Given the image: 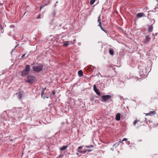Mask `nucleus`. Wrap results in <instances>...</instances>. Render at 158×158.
Instances as JSON below:
<instances>
[{"mask_svg":"<svg viewBox=\"0 0 158 158\" xmlns=\"http://www.w3.org/2000/svg\"><path fill=\"white\" fill-rule=\"evenodd\" d=\"M111 98V96L110 95H103L102 96V98L104 102L107 101L108 100L110 99Z\"/></svg>","mask_w":158,"mask_h":158,"instance_id":"5","label":"nucleus"},{"mask_svg":"<svg viewBox=\"0 0 158 158\" xmlns=\"http://www.w3.org/2000/svg\"><path fill=\"white\" fill-rule=\"evenodd\" d=\"M44 95V90L42 91L41 93V97H42Z\"/></svg>","mask_w":158,"mask_h":158,"instance_id":"24","label":"nucleus"},{"mask_svg":"<svg viewBox=\"0 0 158 158\" xmlns=\"http://www.w3.org/2000/svg\"><path fill=\"white\" fill-rule=\"evenodd\" d=\"M69 42L68 41H66L63 44V45L65 47H67L69 45Z\"/></svg>","mask_w":158,"mask_h":158,"instance_id":"15","label":"nucleus"},{"mask_svg":"<svg viewBox=\"0 0 158 158\" xmlns=\"http://www.w3.org/2000/svg\"><path fill=\"white\" fill-rule=\"evenodd\" d=\"M46 98H48V97H46Z\"/></svg>","mask_w":158,"mask_h":158,"instance_id":"40","label":"nucleus"},{"mask_svg":"<svg viewBox=\"0 0 158 158\" xmlns=\"http://www.w3.org/2000/svg\"><path fill=\"white\" fill-rule=\"evenodd\" d=\"M96 0H91L90 1V4L92 5H93L95 2Z\"/></svg>","mask_w":158,"mask_h":158,"instance_id":"21","label":"nucleus"},{"mask_svg":"<svg viewBox=\"0 0 158 158\" xmlns=\"http://www.w3.org/2000/svg\"><path fill=\"white\" fill-rule=\"evenodd\" d=\"M157 33H156V35H157Z\"/></svg>","mask_w":158,"mask_h":158,"instance_id":"39","label":"nucleus"},{"mask_svg":"<svg viewBox=\"0 0 158 158\" xmlns=\"http://www.w3.org/2000/svg\"><path fill=\"white\" fill-rule=\"evenodd\" d=\"M98 26L100 27V28H101V29L103 31H105H105L103 29V27H102V24H98Z\"/></svg>","mask_w":158,"mask_h":158,"instance_id":"22","label":"nucleus"},{"mask_svg":"<svg viewBox=\"0 0 158 158\" xmlns=\"http://www.w3.org/2000/svg\"><path fill=\"white\" fill-rule=\"evenodd\" d=\"M127 139H127V138H124V139H123L122 140V141H127Z\"/></svg>","mask_w":158,"mask_h":158,"instance_id":"30","label":"nucleus"},{"mask_svg":"<svg viewBox=\"0 0 158 158\" xmlns=\"http://www.w3.org/2000/svg\"><path fill=\"white\" fill-rule=\"evenodd\" d=\"M137 17L140 18L145 16V14L143 13H139L137 14L136 15Z\"/></svg>","mask_w":158,"mask_h":158,"instance_id":"10","label":"nucleus"},{"mask_svg":"<svg viewBox=\"0 0 158 158\" xmlns=\"http://www.w3.org/2000/svg\"><path fill=\"white\" fill-rule=\"evenodd\" d=\"M27 77L28 80L26 81V82H29L30 83H33L35 79V77L34 76H28Z\"/></svg>","mask_w":158,"mask_h":158,"instance_id":"4","label":"nucleus"},{"mask_svg":"<svg viewBox=\"0 0 158 158\" xmlns=\"http://www.w3.org/2000/svg\"><path fill=\"white\" fill-rule=\"evenodd\" d=\"M12 110L13 112L16 113L15 116L18 118H21L23 116V114L21 108H15Z\"/></svg>","mask_w":158,"mask_h":158,"instance_id":"1","label":"nucleus"},{"mask_svg":"<svg viewBox=\"0 0 158 158\" xmlns=\"http://www.w3.org/2000/svg\"><path fill=\"white\" fill-rule=\"evenodd\" d=\"M153 28V26H152V25L150 26L148 28V31L149 32L152 31Z\"/></svg>","mask_w":158,"mask_h":158,"instance_id":"14","label":"nucleus"},{"mask_svg":"<svg viewBox=\"0 0 158 158\" xmlns=\"http://www.w3.org/2000/svg\"><path fill=\"white\" fill-rule=\"evenodd\" d=\"M93 88L95 92L98 95L100 96L101 94V93L100 92L98 89L96 88L95 85H94Z\"/></svg>","mask_w":158,"mask_h":158,"instance_id":"8","label":"nucleus"},{"mask_svg":"<svg viewBox=\"0 0 158 158\" xmlns=\"http://www.w3.org/2000/svg\"><path fill=\"white\" fill-rule=\"evenodd\" d=\"M156 114L155 111H150L149 113H145V114L146 116L150 115L152 116Z\"/></svg>","mask_w":158,"mask_h":158,"instance_id":"9","label":"nucleus"},{"mask_svg":"<svg viewBox=\"0 0 158 158\" xmlns=\"http://www.w3.org/2000/svg\"><path fill=\"white\" fill-rule=\"evenodd\" d=\"M84 152V153H86V152H87V151H86V150H85L84 152Z\"/></svg>","mask_w":158,"mask_h":158,"instance_id":"33","label":"nucleus"},{"mask_svg":"<svg viewBox=\"0 0 158 158\" xmlns=\"http://www.w3.org/2000/svg\"><path fill=\"white\" fill-rule=\"evenodd\" d=\"M120 142H121V141H119L118 143H116L114 144V145H115L116 144H117V146H118V145L119 144V143H120Z\"/></svg>","mask_w":158,"mask_h":158,"instance_id":"28","label":"nucleus"},{"mask_svg":"<svg viewBox=\"0 0 158 158\" xmlns=\"http://www.w3.org/2000/svg\"><path fill=\"white\" fill-rule=\"evenodd\" d=\"M56 94V92L55 91H52V94L53 95V96H54Z\"/></svg>","mask_w":158,"mask_h":158,"instance_id":"27","label":"nucleus"},{"mask_svg":"<svg viewBox=\"0 0 158 158\" xmlns=\"http://www.w3.org/2000/svg\"><path fill=\"white\" fill-rule=\"evenodd\" d=\"M56 13V11H54L53 12L52 14H53V15L54 16H55Z\"/></svg>","mask_w":158,"mask_h":158,"instance_id":"29","label":"nucleus"},{"mask_svg":"<svg viewBox=\"0 0 158 158\" xmlns=\"http://www.w3.org/2000/svg\"><path fill=\"white\" fill-rule=\"evenodd\" d=\"M50 0H44V3L42 5L40 6V9H41V8H43L45 6L47 5L48 3H50Z\"/></svg>","mask_w":158,"mask_h":158,"instance_id":"7","label":"nucleus"},{"mask_svg":"<svg viewBox=\"0 0 158 158\" xmlns=\"http://www.w3.org/2000/svg\"><path fill=\"white\" fill-rule=\"evenodd\" d=\"M67 146H62L60 148V150L62 151H64L67 148Z\"/></svg>","mask_w":158,"mask_h":158,"instance_id":"16","label":"nucleus"},{"mask_svg":"<svg viewBox=\"0 0 158 158\" xmlns=\"http://www.w3.org/2000/svg\"><path fill=\"white\" fill-rule=\"evenodd\" d=\"M58 2V1H57V2H56V3H57Z\"/></svg>","mask_w":158,"mask_h":158,"instance_id":"37","label":"nucleus"},{"mask_svg":"<svg viewBox=\"0 0 158 158\" xmlns=\"http://www.w3.org/2000/svg\"><path fill=\"white\" fill-rule=\"evenodd\" d=\"M150 40L151 38L150 37V36L149 35H148L146 36L145 39L143 41V42L144 44H147L148 43Z\"/></svg>","mask_w":158,"mask_h":158,"instance_id":"6","label":"nucleus"},{"mask_svg":"<svg viewBox=\"0 0 158 158\" xmlns=\"http://www.w3.org/2000/svg\"><path fill=\"white\" fill-rule=\"evenodd\" d=\"M157 1L158 2V0H157Z\"/></svg>","mask_w":158,"mask_h":158,"instance_id":"41","label":"nucleus"},{"mask_svg":"<svg viewBox=\"0 0 158 158\" xmlns=\"http://www.w3.org/2000/svg\"><path fill=\"white\" fill-rule=\"evenodd\" d=\"M137 120H135L133 122V124L134 125H135V124L137 123Z\"/></svg>","mask_w":158,"mask_h":158,"instance_id":"25","label":"nucleus"},{"mask_svg":"<svg viewBox=\"0 0 158 158\" xmlns=\"http://www.w3.org/2000/svg\"><path fill=\"white\" fill-rule=\"evenodd\" d=\"M93 150V149H86V151H87V152H91L92 150Z\"/></svg>","mask_w":158,"mask_h":158,"instance_id":"23","label":"nucleus"},{"mask_svg":"<svg viewBox=\"0 0 158 158\" xmlns=\"http://www.w3.org/2000/svg\"><path fill=\"white\" fill-rule=\"evenodd\" d=\"M100 17L101 15H100L98 17V23H99V24H102L101 21Z\"/></svg>","mask_w":158,"mask_h":158,"instance_id":"17","label":"nucleus"},{"mask_svg":"<svg viewBox=\"0 0 158 158\" xmlns=\"http://www.w3.org/2000/svg\"><path fill=\"white\" fill-rule=\"evenodd\" d=\"M78 76L80 77L82 76L83 75V73L82 70H80L78 71Z\"/></svg>","mask_w":158,"mask_h":158,"instance_id":"13","label":"nucleus"},{"mask_svg":"<svg viewBox=\"0 0 158 158\" xmlns=\"http://www.w3.org/2000/svg\"><path fill=\"white\" fill-rule=\"evenodd\" d=\"M116 120L117 121H119L120 118V115L119 113L117 114L115 117Z\"/></svg>","mask_w":158,"mask_h":158,"instance_id":"12","label":"nucleus"},{"mask_svg":"<svg viewBox=\"0 0 158 158\" xmlns=\"http://www.w3.org/2000/svg\"><path fill=\"white\" fill-rule=\"evenodd\" d=\"M85 148H94V146L92 145H91L89 146H85Z\"/></svg>","mask_w":158,"mask_h":158,"instance_id":"19","label":"nucleus"},{"mask_svg":"<svg viewBox=\"0 0 158 158\" xmlns=\"http://www.w3.org/2000/svg\"><path fill=\"white\" fill-rule=\"evenodd\" d=\"M26 54V53H25V54H23L21 56L22 58H23L25 56Z\"/></svg>","mask_w":158,"mask_h":158,"instance_id":"31","label":"nucleus"},{"mask_svg":"<svg viewBox=\"0 0 158 158\" xmlns=\"http://www.w3.org/2000/svg\"><path fill=\"white\" fill-rule=\"evenodd\" d=\"M53 97V96H52V95L51 96V98H52Z\"/></svg>","mask_w":158,"mask_h":158,"instance_id":"36","label":"nucleus"},{"mask_svg":"<svg viewBox=\"0 0 158 158\" xmlns=\"http://www.w3.org/2000/svg\"><path fill=\"white\" fill-rule=\"evenodd\" d=\"M82 148V146H80L79 147L78 149H77V151L78 152L81 153H83V151H80L79 150H81Z\"/></svg>","mask_w":158,"mask_h":158,"instance_id":"20","label":"nucleus"},{"mask_svg":"<svg viewBox=\"0 0 158 158\" xmlns=\"http://www.w3.org/2000/svg\"><path fill=\"white\" fill-rule=\"evenodd\" d=\"M17 45L15 47V48H14V49H12V51H11V53H12V52H13V51L15 50V48L17 47Z\"/></svg>","mask_w":158,"mask_h":158,"instance_id":"26","label":"nucleus"},{"mask_svg":"<svg viewBox=\"0 0 158 158\" xmlns=\"http://www.w3.org/2000/svg\"><path fill=\"white\" fill-rule=\"evenodd\" d=\"M30 70V66L29 65H27L25 69L21 72V75L22 76H25L27 75L29 73Z\"/></svg>","mask_w":158,"mask_h":158,"instance_id":"3","label":"nucleus"},{"mask_svg":"<svg viewBox=\"0 0 158 158\" xmlns=\"http://www.w3.org/2000/svg\"><path fill=\"white\" fill-rule=\"evenodd\" d=\"M43 65L42 64H36L33 66V69L34 71L39 72L41 71L43 69Z\"/></svg>","mask_w":158,"mask_h":158,"instance_id":"2","label":"nucleus"},{"mask_svg":"<svg viewBox=\"0 0 158 158\" xmlns=\"http://www.w3.org/2000/svg\"><path fill=\"white\" fill-rule=\"evenodd\" d=\"M128 144H129L130 143V142L128 141Z\"/></svg>","mask_w":158,"mask_h":158,"instance_id":"35","label":"nucleus"},{"mask_svg":"<svg viewBox=\"0 0 158 158\" xmlns=\"http://www.w3.org/2000/svg\"><path fill=\"white\" fill-rule=\"evenodd\" d=\"M109 52L110 54L111 55H113L114 54V51L110 49L109 50Z\"/></svg>","mask_w":158,"mask_h":158,"instance_id":"18","label":"nucleus"},{"mask_svg":"<svg viewBox=\"0 0 158 158\" xmlns=\"http://www.w3.org/2000/svg\"><path fill=\"white\" fill-rule=\"evenodd\" d=\"M54 6H55V7H56V4Z\"/></svg>","mask_w":158,"mask_h":158,"instance_id":"38","label":"nucleus"},{"mask_svg":"<svg viewBox=\"0 0 158 158\" xmlns=\"http://www.w3.org/2000/svg\"><path fill=\"white\" fill-rule=\"evenodd\" d=\"M64 122H62V123H61V124H62V125H63L64 124Z\"/></svg>","mask_w":158,"mask_h":158,"instance_id":"34","label":"nucleus"},{"mask_svg":"<svg viewBox=\"0 0 158 158\" xmlns=\"http://www.w3.org/2000/svg\"><path fill=\"white\" fill-rule=\"evenodd\" d=\"M37 19H39V18H40V16H39L37 18Z\"/></svg>","mask_w":158,"mask_h":158,"instance_id":"32","label":"nucleus"},{"mask_svg":"<svg viewBox=\"0 0 158 158\" xmlns=\"http://www.w3.org/2000/svg\"><path fill=\"white\" fill-rule=\"evenodd\" d=\"M16 94L18 96V98L19 99H20L22 97V93H21V92H19V93H16Z\"/></svg>","mask_w":158,"mask_h":158,"instance_id":"11","label":"nucleus"}]
</instances>
